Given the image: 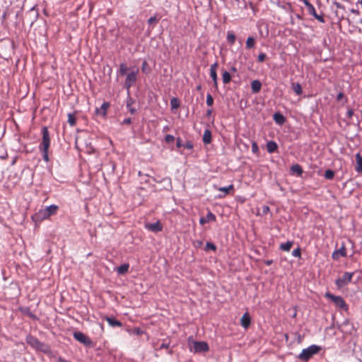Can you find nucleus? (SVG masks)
Masks as SVG:
<instances>
[{
	"instance_id": "27",
	"label": "nucleus",
	"mask_w": 362,
	"mask_h": 362,
	"mask_svg": "<svg viewBox=\"0 0 362 362\" xmlns=\"http://www.w3.org/2000/svg\"><path fill=\"white\" fill-rule=\"evenodd\" d=\"M233 185H230L228 187H218L217 189L219 191V192H224L225 195L228 194L229 192L232 189H233Z\"/></svg>"
},
{
	"instance_id": "61",
	"label": "nucleus",
	"mask_w": 362,
	"mask_h": 362,
	"mask_svg": "<svg viewBox=\"0 0 362 362\" xmlns=\"http://www.w3.org/2000/svg\"><path fill=\"white\" fill-rule=\"evenodd\" d=\"M359 4L362 6V0L359 1Z\"/></svg>"
},
{
	"instance_id": "49",
	"label": "nucleus",
	"mask_w": 362,
	"mask_h": 362,
	"mask_svg": "<svg viewBox=\"0 0 362 362\" xmlns=\"http://www.w3.org/2000/svg\"><path fill=\"white\" fill-rule=\"evenodd\" d=\"M170 346V343H163L160 344L159 349H168Z\"/></svg>"
},
{
	"instance_id": "57",
	"label": "nucleus",
	"mask_w": 362,
	"mask_h": 362,
	"mask_svg": "<svg viewBox=\"0 0 362 362\" xmlns=\"http://www.w3.org/2000/svg\"><path fill=\"white\" fill-rule=\"evenodd\" d=\"M211 113H212V110H208L206 111V115L207 116H210L211 115Z\"/></svg>"
},
{
	"instance_id": "1",
	"label": "nucleus",
	"mask_w": 362,
	"mask_h": 362,
	"mask_svg": "<svg viewBox=\"0 0 362 362\" xmlns=\"http://www.w3.org/2000/svg\"><path fill=\"white\" fill-rule=\"evenodd\" d=\"M59 206L52 204L45 209H40L37 213L32 216V219L36 223H40L43 220L49 218L51 216L57 214Z\"/></svg>"
},
{
	"instance_id": "59",
	"label": "nucleus",
	"mask_w": 362,
	"mask_h": 362,
	"mask_svg": "<svg viewBox=\"0 0 362 362\" xmlns=\"http://www.w3.org/2000/svg\"><path fill=\"white\" fill-rule=\"evenodd\" d=\"M201 88H202L201 85H199V86H197V90H201Z\"/></svg>"
},
{
	"instance_id": "8",
	"label": "nucleus",
	"mask_w": 362,
	"mask_h": 362,
	"mask_svg": "<svg viewBox=\"0 0 362 362\" xmlns=\"http://www.w3.org/2000/svg\"><path fill=\"white\" fill-rule=\"evenodd\" d=\"M26 341L28 344H30L32 347L40 349L42 351H45L44 349L45 345L43 343H41L37 338L33 336H28L26 338Z\"/></svg>"
},
{
	"instance_id": "45",
	"label": "nucleus",
	"mask_w": 362,
	"mask_h": 362,
	"mask_svg": "<svg viewBox=\"0 0 362 362\" xmlns=\"http://www.w3.org/2000/svg\"><path fill=\"white\" fill-rule=\"evenodd\" d=\"M265 58H266V54L264 53H261L258 55L257 59L259 62H262L264 61Z\"/></svg>"
},
{
	"instance_id": "15",
	"label": "nucleus",
	"mask_w": 362,
	"mask_h": 362,
	"mask_svg": "<svg viewBox=\"0 0 362 362\" xmlns=\"http://www.w3.org/2000/svg\"><path fill=\"white\" fill-rule=\"evenodd\" d=\"M240 321H241V325L244 328H247L250 325L251 319L247 313H245L242 316Z\"/></svg>"
},
{
	"instance_id": "19",
	"label": "nucleus",
	"mask_w": 362,
	"mask_h": 362,
	"mask_svg": "<svg viewBox=\"0 0 362 362\" xmlns=\"http://www.w3.org/2000/svg\"><path fill=\"white\" fill-rule=\"evenodd\" d=\"M274 120L279 124H283L285 122V117L279 112H276L273 115Z\"/></svg>"
},
{
	"instance_id": "48",
	"label": "nucleus",
	"mask_w": 362,
	"mask_h": 362,
	"mask_svg": "<svg viewBox=\"0 0 362 362\" xmlns=\"http://www.w3.org/2000/svg\"><path fill=\"white\" fill-rule=\"evenodd\" d=\"M218 66V64L217 62L214 63L210 66V71H216Z\"/></svg>"
},
{
	"instance_id": "46",
	"label": "nucleus",
	"mask_w": 362,
	"mask_h": 362,
	"mask_svg": "<svg viewBox=\"0 0 362 362\" xmlns=\"http://www.w3.org/2000/svg\"><path fill=\"white\" fill-rule=\"evenodd\" d=\"M315 18L318 20L320 23H325V19L323 18V16L317 14L314 16Z\"/></svg>"
},
{
	"instance_id": "56",
	"label": "nucleus",
	"mask_w": 362,
	"mask_h": 362,
	"mask_svg": "<svg viewBox=\"0 0 362 362\" xmlns=\"http://www.w3.org/2000/svg\"><path fill=\"white\" fill-rule=\"evenodd\" d=\"M272 262H273V261H272V259H271V260H267V261L265 262V264H266L267 265H271V264H272Z\"/></svg>"
},
{
	"instance_id": "43",
	"label": "nucleus",
	"mask_w": 362,
	"mask_h": 362,
	"mask_svg": "<svg viewBox=\"0 0 362 362\" xmlns=\"http://www.w3.org/2000/svg\"><path fill=\"white\" fill-rule=\"evenodd\" d=\"M252 151L254 153H258V146L256 142H252Z\"/></svg>"
},
{
	"instance_id": "6",
	"label": "nucleus",
	"mask_w": 362,
	"mask_h": 362,
	"mask_svg": "<svg viewBox=\"0 0 362 362\" xmlns=\"http://www.w3.org/2000/svg\"><path fill=\"white\" fill-rule=\"evenodd\" d=\"M353 275V272H345L341 277L336 279L335 284L337 286L338 288H342L347 285L349 282H351Z\"/></svg>"
},
{
	"instance_id": "58",
	"label": "nucleus",
	"mask_w": 362,
	"mask_h": 362,
	"mask_svg": "<svg viewBox=\"0 0 362 362\" xmlns=\"http://www.w3.org/2000/svg\"><path fill=\"white\" fill-rule=\"evenodd\" d=\"M136 333L137 334H139L142 333V331H141V330H140V329H136Z\"/></svg>"
},
{
	"instance_id": "26",
	"label": "nucleus",
	"mask_w": 362,
	"mask_h": 362,
	"mask_svg": "<svg viewBox=\"0 0 362 362\" xmlns=\"http://www.w3.org/2000/svg\"><path fill=\"white\" fill-rule=\"evenodd\" d=\"M129 267L128 264H123L120 267H117V271L120 274H125L128 271Z\"/></svg>"
},
{
	"instance_id": "12",
	"label": "nucleus",
	"mask_w": 362,
	"mask_h": 362,
	"mask_svg": "<svg viewBox=\"0 0 362 362\" xmlns=\"http://www.w3.org/2000/svg\"><path fill=\"white\" fill-rule=\"evenodd\" d=\"M262 83L259 80H254L251 83L252 91L254 93H257L260 91Z\"/></svg>"
},
{
	"instance_id": "39",
	"label": "nucleus",
	"mask_w": 362,
	"mask_h": 362,
	"mask_svg": "<svg viewBox=\"0 0 362 362\" xmlns=\"http://www.w3.org/2000/svg\"><path fill=\"white\" fill-rule=\"evenodd\" d=\"M301 255L300 249L299 247L295 249L292 252V255L296 257H300Z\"/></svg>"
},
{
	"instance_id": "29",
	"label": "nucleus",
	"mask_w": 362,
	"mask_h": 362,
	"mask_svg": "<svg viewBox=\"0 0 362 362\" xmlns=\"http://www.w3.org/2000/svg\"><path fill=\"white\" fill-rule=\"evenodd\" d=\"M24 315H28L29 317L35 320L37 319L35 315H34L29 308H26L22 310Z\"/></svg>"
},
{
	"instance_id": "22",
	"label": "nucleus",
	"mask_w": 362,
	"mask_h": 362,
	"mask_svg": "<svg viewBox=\"0 0 362 362\" xmlns=\"http://www.w3.org/2000/svg\"><path fill=\"white\" fill-rule=\"evenodd\" d=\"M293 245V241H287V242H286L284 243H281L280 245V249L284 251L288 252L291 250Z\"/></svg>"
},
{
	"instance_id": "44",
	"label": "nucleus",
	"mask_w": 362,
	"mask_h": 362,
	"mask_svg": "<svg viewBox=\"0 0 362 362\" xmlns=\"http://www.w3.org/2000/svg\"><path fill=\"white\" fill-rule=\"evenodd\" d=\"M183 146L189 150L193 148V144L191 141H187L185 144H183Z\"/></svg>"
},
{
	"instance_id": "24",
	"label": "nucleus",
	"mask_w": 362,
	"mask_h": 362,
	"mask_svg": "<svg viewBox=\"0 0 362 362\" xmlns=\"http://www.w3.org/2000/svg\"><path fill=\"white\" fill-rule=\"evenodd\" d=\"M223 82L224 84L228 83L231 81V76L229 72L224 71L222 74Z\"/></svg>"
},
{
	"instance_id": "52",
	"label": "nucleus",
	"mask_w": 362,
	"mask_h": 362,
	"mask_svg": "<svg viewBox=\"0 0 362 362\" xmlns=\"http://www.w3.org/2000/svg\"><path fill=\"white\" fill-rule=\"evenodd\" d=\"M132 122L131 118H126L123 120L122 124H129Z\"/></svg>"
},
{
	"instance_id": "53",
	"label": "nucleus",
	"mask_w": 362,
	"mask_h": 362,
	"mask_svg": "<svg viewBox=\"0 0 362 362\" xmlns=\"http://www.w3.org/2000/svg\"><path fill=\"white\" fill-rule=\"evenodd\" d=\"M354 115V111L353 110L351 109H349L348 111H347V116L349 118H351V117L353 116Z\"/></svg>"
},
{
	"instance_id": "50",
	"label": "nucleus",
	"mask_w": 362,
	"mask_h": 362,
	"mask_svg": "<svg viewBox=\"0 0 362 362\" xmlns=\"http://www.w3.org/2000/svg\"><path fill=\"white\" fill-rule=\"evenodd\" d=\"M176 146H177V148H180V147H181V146H183V144H182V140H181V139H180V138H177V139Z\"/></svg>"
},
{
	"instance_id": "31",
	"label": "nucleus",
	"mask_w": 362,
	"mask_h": 362,
	"mask_svg": "<svg viewBox=\"0 0 362 362\" xmlns=\"http://www.w3.org/2000/svg\"><path fill=\"white\" fill-rule=\"evenodd\" d=\"M227 40L230 42V44H231V45L234 44V42L235 41V34L232 32H228Z\"/></svg>"
},
{
	"instance_id": "13",
	"label": "nucleus",
	"mask_w": 362,
	"mask_h": 362,
	"mask_svg": "<svg viewBox=\"0 0 362 362\" xmlns=\"http://www.w3.org/2000/svg\"><path fill=\"white\" fill-rule=\"evenodd\" d=\"M146 228L153 232H158L162 230V226L158 221L156 223L147 224Z\"/></svg>"
},
{
	"instance_id": "9",
	"label": "nucleus",
	"mask_w": 362,
	"mask_h": 362,
	"mask_svg": "<svg viewBox=\"0 0 362 362\" xmlns=\"http://www.w3.org/2000/svg\"><path fill=\"white\" fill-rule=\"evenodd\" d=\"M74 337L78 341L83 344L86 346H90L92 345V341L90 339V338L81 332H74Z\"/></svg>"
},
{
	"instance_id": "37",
	"label": "nucleus",
	"mask_w": 362,
	"mask_h": 362,
	"mask_svg": "<svg viewBox=\"0 0 362 362\" xmlns=\"http://www.w3.org/2000/svg\"><path fill=\"white\" fill-rule=\"evenodd\" d=\"M206 250H211L215 251L216 250V247L214 243L208 242L206 245Z\"/></svg>"
},
{
	"instance_id": "41",
	"label": "nucleus",
	"mask_w": 362,
	"mask_h": 362,
	"mask_svg": "<svg viewBox=\"0 0 362 362\" xmlns=\"http://www.w3.org/2000/svg\"><path fill=\"white\" fill-rule=\"evenodd\" d=\"M147 66H148V63L144 61L143 63H142V66H141V70L144 73H148L149 72V69H147Z\"/></svg>"
},
{
	"instance_id": "4",
	"label": "nucleus",
	"mask_w": 362,
	"mask_h": 362,
	"mask_svg": "<svg viewBox=\"0 0 362 362\" xmlns=\"http://www.w3.org/2000/svg\"><path fill=\"white\" fill-rule=\"evenodd\" d=\"M320 346L317 345H311L308 348L305 349L302 351V352L299 354L298 358L301 361H308L310 359L313 355L317 354L320 350Z\"/></svg>"
},
{
	"instance_id": "32",
	"label": "nucleus",
	"mask_w": 362,
	"mask_h": 362,
	"mask_svg": "<svg viewBox=\"0 0 362 362\" xmlns=\"http://www.w3.org/2000/svg\"><path fill=\"white\" fill-rule=\"evenodd\" d=\"M210 76L211 77V78H212V80L214 81V86L216 88H217L218 77H217L216 71H210Z\"/></svg>"
},
{
	"instance_id": "16",
	"label": "nucleus",
	"mask_w": 362,
	"mask_h": 362,
	"mask_svg": "<svg viewBox=\"0 0 362 362\" xmlns=\"http://www.w3.org/2000/svg\"><path fill=\"white\" fill-rule=\"evenodd\" d=\"M106 321L111 327H122V324L114 317H105Z\"/></svg>"
},
{
	"instance_id": "11",
	"label": "nucleus",
	"mask_w": 362,
	"mask_h": 362,
	"mask_svg": "<svg viewBox=\"0 0 362 362\" xmlns=\"http://www.w3.org/2000/svg\"><path fill=\"white\" fill-rule=\"evenodd\" d=\"M216 221V216L211 211H209L205 217H202L199 219L201 225H204L206 223Z\"/></svg>"
},
{
	"instance_id": "55",
	"label": "nucleus",
	"mask_w": 362,
	"mask_h": 362,
	"mask_svg": "<svg viewBox=\"0 0 362 362\" xmlns=\"http://www.w3.org/2000/svg\"><path fill=\"white\" fill-rule=\"evenodd\" d=\"M351 12L356 14V15H359V11L358 10H356V9H351Z\"/></svg>"
},
{
	"instance_id": "38",
	"label": "nucleus",
	"mask_w": 362,
	"mask_h": 362,
	"mask_svg": "<svg viewBox=\"0 0 362 362\" xmlns=\"http://www.w3.org/2000/svg\"><path fill=\"white\" fill-rule=\"evenodd\" d=\"M308 12L309 13L310 15L313 16V17L317 14L313 5H312L311 7H309L308 8Z\"/></svg>"
},
{
	"instance_id": "2",
	"label": "nucleus",
	"mask_w": 362,
	"mask_h": 362,
	"mask_svg": "<svg viewBox=\"0 0 362 362\" xmlns=\"http://www.w3.org/2000/svg\"><path fill=\"white\" fill-rule=\"evenodd\" d=\"M42 139L40 145V150L42 153L43 159L46 161H49L48 149L50 145V138L49 131L47 127H42Z\"/></svg>"
},
{
	"instance_id": "47",
	"label": "nucleus",
	"mask_w": 362,
	"mask_h": 362,
	"mask_svg": "<svg viewBox=\"0 0 362 362\" xmlns=\"http://www.w3.org/2000/svg\"><path fill=\"white\" fill-rule=\"evenodd\" d=\"M269 211V207L268 206H262V214H267Z\"/></svg>"
},
{
	"instance_id": "20",
	"label": "nucleus",
	"mask_w": 362,
	"mask_h": 362,
	"mask_svg": "<svg viewBox=\"0 0 362 362\" xmlns=\"http://www.w3.org/2000/svg\"><path fill=\"white\" fill-rule=\"evenodd\" d=\"M291 172L293 174H296L298 176H300L303 173L301 166L298 164L293 165L291 168Z\"/></svg>"
},
{
	"instance_id": "3",
	"label": "nucleus",
	"mask_w": 362,
	"mask_h": 362,
	"mask_svg": "<svg viewBox=\"0 0 362 362\" xmlns=\"http://www.w3.org/2000/svg\"><path fill=\"white\" fill-rule=\"evenodd\" d=\"M191 337L189 338V349L191 352L202 353L209 351V347L205 341H190Z\"/></svg>"
},
{
	"instance_id": "51",
	"label": "nucleus",
	"mask_w": 362,
	"mask_h": 362,
	"mask_svg": "<svg viewBox=\"0 0 362 362\" xmlns=\"http://www.w3.org/2000/svg\"><path fill=\"white\" fill-rule=\"evenodd\" d=\"M301 1H303L304 3V4L305 5V6L307 7V9L309 8V7H311V6L313 4H311L308 0H300Z\"/></svg>"
},
{
	"instance_id": "33",
	"label": "nucleus",
	"mask_w": 362,
	"mask_h": 362,
	"mask_svg": "<svg viewBox=\"0 0 362 362\" xmlns=\"http://www.w3.org/2000/svg\"><path fill=\"white\" fill-rule=\"evenodd\" d=\"M68 122L71 126H74L76 124V117L74 114L69 113L68 115Z\"/></svg>"
},
{
	"instance_id": "25",
	"label": "nucleus",
	"mask_w": 362,
	"mask_h": 362,
	"mask_svg": "<svg viewBox=\"0 0 362 362\" xmlns=\"http://www.w3.org/2000/svg\"><path fill=\"white\" fill-rule=\"evenodd\" d=\"M293 90L298 95H300L302 93V87L300 83H292Z\"/></svg>"
},
{
	"instance_id": "28",
	"label": "nucleus",
	"mask_w": 362,
	"mask_h": 362,
	"mask_svg": "<svg viewBox=\"0 0 362 362\" xmlns=\"http://www.w3.org/2000/svg\"><path fill=\"white\" fill-rule=\"evenodd\" d=\"M255 39L252 37H249L246 41V47L247 49H251L255 46Z\"/></svg>"
},
{
	"instance_id": "42",
	"label": "nucleus",
	"mask_w": 362,
	"mask_h": 362,
	"mask_svg": "<svg viewBox=\"0 0 362 362\" xmlns=\"http://www.w3.org/2000/svg\"><path fill=\"white\" fill-rule=\"evenodd\" d=\"M158 21H159V18H157L156 16H152L150 18H148V24L156 23L158 22Z\"/></svg>"
},
{
	"instance_id": "5",
	"label": "nucleus",
	"mask_w": 362,
	"mask_h": 362,
	"mask_svg": "<svg viewBox=\"0 0 362 362\" xmlns=\"http://www.w3.org/2000/svg\"><path fill=\"white\" fill-rule=\"evenodd\" d=\"M325 298L330 299L335 304L336 306L346 310L347 305L345 300L339 296H334L329 292H327L325 295Z\"/></svg>"
},
{
	"instance_id": "40",
	"label": "nucleus",
	"mask_w": 362,
	"mask_h": 362,
	"mask_svg": "<svg viewBox=\"0 0 362 362\" xmlns=\"http://www.w3.org/2000/svg\"><path fill=\"white\" fill-rule=\"evenodd\" d=\"M175 140V136L170 134H167L165 137V141L167 143L173 142Z\"/></svg>"
},
{
	"instance_id": "30",
	"label": "nucleus",
	"mask_w": 362,
	"mask_h": 362,
	"mask_svg": "<svg viewBox=\"0 0 362 362\" xmlns=\"http://www.w3.org/2000/svg\"><path fill=\"white\" fill-rule=\"evenodd\" d=\"M334 177V172L332 170L328 169L325 172V177L327 180H332Z\"/></svg>"
},
{
	"instance_id": "18",
	"label": "nucleus",
	"mask_w": 362,
	"mask_h": 362,
	"mask_svg": "<svg viewBox=\"0 0 362 362\" xmlns=\"http://www.w3.org/2000/svg\"><path fill=\"white\" fill-rule=\"evenodd\" d=\"M278 146L274 141H268L267 144V150L269 153H272L277 150Z\"/></svg>"
},
{
	"instance_id": "35",
	"label": "nucleus",
	"mask_w": 362,
	"mask_h": 362,
	"mask_svg": "<svg viewBox=\"0 0 362 362\" xmlns=\"http://www.w3.org/2000/svg\"><path fill=\"white\" fill-rule=\"evenodd\" d=\"M170 103L172 108L176 109L179 107V102L175 98L171 99Z\"/></svg>"
},
{
	"instance_id": "10",
	"label": "nucleus",
	"mask_w": 362,
	"mask_h": 362,
	"mask_svg": "<svg viewBox=\"0 0 362 362\" xmlns=\"http://www.w3.org/2000/svg\"><path fill=\"white\" fill-rule=\"evenodd\" d=\"M346 250L344 244L343 243L341 246L337 249L335 250L332 255V257L334 260L339 259L340 257H346Z\"/></svg>"
},
{
	"instance_id": "23",
	"label": "nucleus",
	"mask_w": 362,
	"mask_h": 362,
	"mask_svg": "<svg viewBox=\"0 0 362 362\" xmlns=\"http://www.w3.org/2000/svg\"><path fill=\"white\" fill-rule=\"evenodd\" d=\"M134 101L132 100V99L131 98H129L127 100V107L128 109V110L130 112L131 114H135L136 112V110L133 107L132 105L133 104Z\"/></svg>"
},
{
	"instance_id": "34",
	"label": "nucleus",
	"mask_w": 362,
	"mask_h": 362,
	"mask_svg": "<svg viewBox=\"0 0 362 362\" xmlns=\"http://www.w3.org/2000/svg\"><path fill=\"white\" fill-rule=\"evenodd\" d=\"M128 70V67L127 65L124 63L121 64L119 66V73L121 75L126 74L127 71Z\"/></svg>"
},
{
	"instance_id": "17",
	"label": "nucleus",
	"mask_w": 362,
	"mask_h": 362,
	"mask_svg": "<svg viewBox=\"0 0 362 362\" xmlns=\"http://www.w3.org/2000/svg\"><path fill=\"white\" fill-rule=\"evenodd\" d=\"M203 142L205 144H209L211 141V132L209 129H205L203 134Z\"/></svg>"
},
{
	"instance_id": "7",
	"label": "nucleus",
	"mask_w": 362,
	"mask_h": 362,
	"mask_svg": "<svg viewBox=\"0 0 362 362\" xmlns=\"http://www.w3.org/2000/svg\"><path fill=\"white\" fill-rule=\"evenodd\" d=\"M138 69L132 71L127 75L124 86L129 90L136 81Z\"/></svg>"
},
{
	"instance_id": "36",
	"label": "nucleus",
	"mask_w": 362,
	"mask_h": 362,
	"mask_svg": "<svg viewBox=\"0 0 362 362\" xmlns=\"http://www.w3.org/2000/svg\"><path fill=\"white\" fill-rule=\"evenodd\" d=\"M214 103V99L211 94L206 95V104L208 106H211Z\"/></svg>"
},
{
	"instance_id": "60",
	"label": "nucleus",
	"mask_w": 362,
	"mask_h": 362,
	"mask_svg": "<svg viewBox=\"0 0 362 362\" xmlns=\"http://www.w3.org/2000/svg\"><path fill=\"white\" fill-rule=\"evenodd\" d=\"M231 70L233 71H236V69L235 67H232L231 68Z\"/></svg>"
},
{
	"instance_id": "14",
	"label": "nucleus",
	"mask_w": 362,
	"mask_h": 362,
	"mask_svg": "<svg viewBox=\"0 0 362 362\" xmlns=\"http://www.w3.org/2000/svg\"><path fill=\"white\" fill-rule=\"evenodd\" d=\"M356 165L355 167L356 171L359 173H362V156L359 153H358L356 155Z\"/></svg>"
},
{
	"instance_id": "54",
	"label": "nucleus",
	"mask_w": 362,
	"mask_h": 362,
	"mask_svg": "<svg viewBox=\"0 0 362 362\" xmlns=\"http://www.w3.org/2000/svg\"><path fill=\"white\" fill-rule=\"evenodd\" d=\"M343 98H344V93L340 92V93H338V95L337 96V100H340Z\"/></svg>"
},
{
	"instance_id": "21",
	"label": "nucleus",
	"mask_w": 362,
	"mask_h": 362,
	"mask_svg": "<svg viewBox=\"0 0 362 362\" xmlns=\"http://www.w3.org/2000/svg\"><path fill=\"white\" fill-rule=\"evenodd\" d=\"M110 106L108 103H104L99 109H96V113L105 116L107 113V110Z\"/></svg>"
}]
</instances>
